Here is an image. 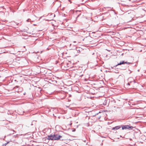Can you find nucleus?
I'll return each mask as SVG.
<instances>
[{"label": "nucleus", "mask_w": 146, "mask_h": 146, "mask_svg": "<svg viewBox=\"0 0 146 146\" xmlns=\"http://www.w3.org/2000/svg\"><path fill=\"white\" fill-rule=\"evenodd\" d=\"M73 43H74V44H70V46H71L72 45H74V46H76V45H77L78 44V42H77L76 41L73 42Z\"/></svg>", "instance_id": "39448f33"}, {"label": "nucleus", "mask_w": 146, "mask_h": 146, "mask_svg": "<svg viewBox=\"0 0 146 146\" xmlns=\"http://www.w3.org/2000/svg\"><path fill=\"white\" fill-rule=\"evenodd\" d=\"M121 128L120 126H117L115 127H113L112 128L113 130L118 129Z\"/></svg>", "instance_id": "20e7f679"}, {"label": "nucleus", "mask_w": 146, "mask_h": 146, "mask_svg": "<svg viewBox=\"0 0 146 146\" xmlns=\"http://www.w3.org/2000/svg\"><path fill=\"white\" fill-rule=\"evenodd\" d=\"M62 137V136H61L55 134L48 136V138H47L46 139L47 140H58Z\"/></svg>", "instance_id": "f257e3e1"}, {"label": "nucleus", "mask_w": 146, "mask_h": 146, "mask_svg": "<svg viewBox=\"0 0 146 146\" xmlns=\"http://www.w3.org/2000/svg\"><path fill=\"white\" fill-rule=\"evenodd\" d=\"M30 20V19H28L27 20V22H28V21H29Z\"/></svg>", "instance_id": "1a4fd4ad"}, {"label": "nucleus", "mask_w": 146, "mask_h": 146, "mask_svg": "<svg viewBox=\"0 0 146 146\" xmlns=\"http://www.w3.org/2000/svg\"><path fill=\"white\" fill-rule=\"evenodd\" d=\"M75 130H76L75 129H73V130H72V131H73V132L75 131Z\"/></svg>", "instance_id": "9d476101"}, {"label": "nucleus", "mask_w": 146, "mask_h": 146, "mask_svg": "<svg viewBox=\"0 0 146 146\" xmlns=\"http://www.w3.org/2000/svg\"><path fill=\"white\" fill-rule=\"evenodd\" d=\"M69 1H70V3H71V1L69 0Z\"/></svg>", "instance_id": "9b49d317"}, {"label": "nucleus", "mask_w": 146, "mask_h": 146, "mask_svg": "<svg viewBox=\"0 0 146 146\" xmlns=\"http://www.w3.org/2000/svg\"><path fill=\"white\" fill-rule=\"evenodd\" d=\"M133 127L132 126H130V127L128 125H125L123 126L122 127V129L123 130V129H128L129 128L132 129L133 128Z\"/></svg>", "instance_id": "f03ea898"}, {"label": "nucleus", "mask_w": 146, "mask_h": 146, "mask_svg": "<svg viewBox=\"0 0 146 146\" xmlns=\"http://www.w3.org/2000/svg\"><path fill=\"white\" fill-rule=\"evenodd\" d=\"M50 16H52V17H55V14H50Z\"/></svg>", "instance_id": "0eeeda50"}, {"label": "nucleus", "mask_w": 146, "mask_h": 146, "mask_svg": "<svg viewBox=\"0 0 146 146\" xmlns=\"http://www.w3.org/2000/svg\"><path fill=\"white\" fill-rule=\"evenodd\" d=\"M53 18H52L51 19H50V20H52V19Z\"/></svg>", "instance_id": "f8f14e48"}, {"label": "nucleus", "mask_w": 146, "mask_h": 146, "mask_svg": "<svg viewBox=\"0 0 146 146\" xmlns=\"http://www.w3.org/2000/svg\"><path fill=\"white\" fill-rule=\"evenodd\" d=\"M7 143H6V144H5V145H6Z\"/></svg>", "instance_id": "ddd939ff"}, {"label": "nucleus", "mask_w": 146, "mask_h": 146, "mask_svg": "<svg viewBox=\"0 0 146 146\" xmlns=\"http://www.w3.org/2000/svg\"><path fill=\"white\" fill-rule=\"evenodd\" d=\"M128 85H129V83H128Z\"/></svg>", "instance_id": "2eb2a0df"}, {"label": "nucleus", "mask_w": 146, "mask_h": 146, "mask_svg": "<svg viewBox=\"0 0 146 146\" xmlns=\"http://www.w3.org/2000/svg\"><path fill=\"white\" fill-rule=\"evenodd\" d=\"M138 71H139V70H138Z\"/></svg>", "instance_id": "4468645a"}, {"label": "nucleus", "mask_w": 146, "mask_h": 146, "mask_svg": "<svg viewBox=\"0 0 146 146\" xmlns=\"http://www.w3.org/2000/svg\"><path fill=\"white\" fill-rule=\"evenodd\" d=\"M80 11H76V12H77V13L79 14L78 15V16L77 17H78L81 14V13H79L80 12Z\"/></svg>", "instance_id": "423d86ee"}, {"label": "nucleus", "mask_w": 146, "mask_h": 146, "mask_svg": "<svg viewBox=\"0 0 146 146\" xmlns=\"http://www.w3.org/2000/svg\"><path fill=\"white\" fill-rule=\"evenodd\" d=\"M19 86H16L14 88H19Z\"/></svg>", "instance_id": "6e6552de"}, {"label": "nucleus", "mask_w": 146, "mask_h": 146, "mask_svg": "<svg viewBox=\"0 0 146 146\" xmlns=\"http://www.w3.org/2000/svg\"><path fill=\"white\" fill-rule=\"evenodd\" d=\"M130 63H129V62H124V61H121V62H120V63L119 64H117V66L118 65H121V64H130Z\"/></svg>", "instance_id": "7ed1b4c3"}]
</instances>
